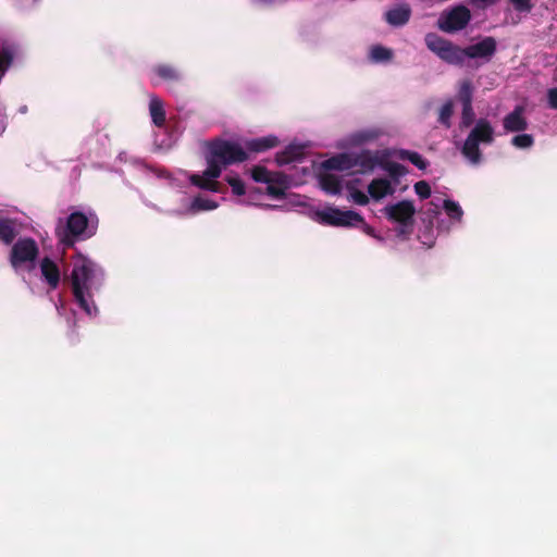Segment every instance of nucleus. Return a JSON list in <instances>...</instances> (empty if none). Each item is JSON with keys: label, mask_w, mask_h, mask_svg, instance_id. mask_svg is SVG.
<instances>
[{"label": "nucleus", "mask_w": 557, "mask_h": 557, "mask_svg": "<svg viewBox=\"0 0 557 557\" xmlns=\"http://www.w3.org/2000/svg\"><path fill=\"white\" fill-rule=\"evenodd\" d=\"M75 301L88 315L97 311L92 300V290L98 289L103 281V271L90 259L78 255L73 261L70 275Z\"/></svg>", "instance_id": "nucleus-1"}, {"label": "nucleus", "mask_w": 557, "mask_h": 557, "mask_svg": "<svg viewBox=\"0 0 557 557\" xmlns=\"http://www.w3.org/2000/svg\"><path fill=\"white\" fill-rule=\"evenodd\" d=\"M62 220L59 221V224ZM96 227L89 218L82 211L72 212L65 225L55 228V235L64 247H73L79 238H89L95 234Z\"/></svg>", "instance_id": "nucleus-2"}, {"label": "nucleus", "mask_w": 557, "mask_h": 557, "mask_svg": "<svg viewBox=\"0 0 557 557\" xmlns=\"http://www.w3.org/2000/svg\"><path fill=\"white\" fill-rule=\"evenodd\" d=\"M385 216L397 223L396 236L407 239L413 232L416 208L410 200H401L383 209Z\"/></svg>", "instance_id": "nucleus-3"}, {"label": "nucleus", "mask_w": 557, "mask_h": 557, "mask_svg": "<svg viewBox=\"0 0 557 557\" xmlns=\"http://www.w3.org/2000/svg\"><path fill=\"white\" fill-rule=\"evenodd\" d=\"M471 11L463 4L444 10L436 22L440 30L454 34L465 29L471 21Z\"/></svg>", "instance_id": "nucleus-4"}, {"label": "nucleus", "mask_w": 557, "mask_h": 557, "mask_svg": "<svg viewBox=\"0 0 557 557\" xmlns=\"http://www.w3.org/2000/svg\"><path fill=\"white\" fill-rule=\"evenodd\" d=\"M318 222L329 226L336 227H357L364 224L361 214L352 210H341L338 208L329 207L317 212Z\"/></svg>", "instance_id": "nucleus-5"}, {"label": "nucleus", "mask_w": 557, "mask_h": 557, "mask_svg": "<svg viewBox=\"0 0 557 557\" xmlns=\"http://www.w3.org/2000/svg\"><path fill=\"white\" fill-rule=\"evenodd\" d=\"M211 157L218 158L224 165L240 163L249 158L240 145L221 139L211 140Z\"/></svg>", "instance_id": "nucleus-6"}, {"label": "nucleus", "mask_w": 557, "mask_h": 557, "mask_svg": "<svg viewBox=\"0 0 557 557\" xmlns=\"http://www.w3.org/2000/svg\"><path fill=\"white\" fill-rule=\"evenodd\" d=\"M39 249L35 239L24 237L17 239L10 252V263L14 269L20 268L26 262H33L38 257Z\"/></svg>", "instance_id": "nucleus-7"}, {"label": "nucleus", "mask_w": 557, "mask_h": 557, "mask_svg": "<svg viewBox=\"0 0 557 557\" xmlns=\"http://www.w3.org/2000/svg\"><path fill=\"white\" fill-rule=\"evenodd\" d=\"M351 170L357 168L354 172L356 174H369L374 171L377 165H383L380 157V151L361 150L360 152H350Z\"/></svg>", "instance_id": "nucleus-8"}, {"label": "nucleus", "mask_w": 557, "mask_h": 557, "mask_svg": "<svg viewBox=\"0 0 557 557\" xmlns=\"http://www.w3.org/2000/svg\"><path fill=\"white\" fill-rule=\"evenodd\" d=\"M497 50V41L494 37H484L476 44L470 45L465 48L466 58L482 59L490 62Z\"/></svg>", "instance_id": "nucleus-9"}, {"label": "nucleus", "mask_w": 557, "mask_h": 557, "mask_svg": "<svg viewBox=\"0 0 557 557\" xmlns=\"http://www.w3.org/2000/svg\"><path fill=\"white\" fill-rule=\"evenodd\" d=\"M480 144H492L494 141V128L486 119H479L468 135Z\"/></svg>", "instance_id": "nucleus-10"}, {"label": "nucleus", "mask_w": 557, "mask_h": 557, "mask_svg": "<svg viewBox=\"0 0 557 557\" xmlns=\"http://www.w3.org/2000/svg\"><path fill=\"white\" fill-rule=\"evenodd\" d=\"M152 73L161 81L173 84L178 83L183 78L181 70L170 63H160L152 67Z\"/></svg>", "instance_id": "nucleus-11"}, {"label": "nucleus", "mask_w": 557, "mask_h": 557, "mask_svg": "<svg viewBox=\"0 0 557 557\" xmlns=\"http://www.w3.org/2000/svg\"><path fill=\"white\" fill-rule=\"evenodd\" d=\"M523 109L516 107L512 112L507 114L503 120V126L506 132L517 133L523 132L528 127V123L522 115Z\"/></svg>", "instance_id": "nucleus-12"}, {"label": "nucleus", "mask_w": 557, "mask_h": 557, "mask_svg": "<svg viewBox=\"0 0 557 557\" xmlns=\"http://www.w3.org/2000/svg\"><path fill=\"white\" fill-rule=\"evenodd\" d=\"M40 271L51 289H55L60 283V270L58 264L48 257L40 262Z\"/></svg>", "instance_id": "nucleus-13"}, {"label": "nucleus", "mask_w": 557, "mask_h": 557, "mask_svg": "<svg viewBox=\"0 0 557 557\" xmlns=\"http://www.w3.org/2000/svg\"><path fill=\"white\" fill-rule=\"evenodd\" d=\"M280 140L274 135L253 138L245 141V148L249 152L260 153L278 146Z\"/></svg>", "instance_id": "nucleus-14"}, {"label": "nucleus", "mask_w": 557, "mask_h": 557, "mask_svg": "<svg viewBox=\"0 0 557 557\" xmlns=\"http://www.w3.org/2000/svg\"><path fill=\"white\" fill-rule=\"evenodd\" d=\"M321 169L324 171H348L351 170L350 152H343L333 156L321 162Z\"/></svg>", "instance_id": "nucleus-15"}, {"label": "nucleus", "mask_w": 557, "mask_h": 557, "mask_svg": "<svg viewBox=\"0 0 557 557\" xmlns=\"http://www.w3.org/2000/svg\"><path fill=\"white\" fill-rule=\"evenodd\" d=\"M411 16V9L408 4H401L388 10L385 13V20L389 25L403 26L407 24Z\"/></svg>", "instance_id": "nucleus-16"}, {"label": "nucleus", "mask_w": 557, "mask_h": 557, "mask_svg": "<svg viewBox=\"0 0 557 557\" xmlns=\"http://www.w3.org/2000/svg\"><path fill=\"white\" fill-rule=\"evenodd\" d=\"M368 193L372 199L377 201L385 196L393 195L395 189L387 178H374L368 185Z\"/></svg>", "instance_id": "nucleus-17"}, {"label": "nucleus", "mask_w": 557, "mask_h": 557, "mask_svg": "<svg viewBox=\"0 0 557 557\" xmlns=\"http://www.w3.org/2000/svg\"><path fill=\"white\" fill-rule=\"evenodd\" d=\"M17 235L16 221L0 216V242L7 246L12 245Z\"/></svg>", "instance_id": "nucleus-18"}, {"label": "nucleus", "mask_w": 557, "mask_h": 557, "mask_svg": "<svg viewBox=\"0 0 557 557\" xmlns=\"http://www.w3.org/2000/svg\"><path fill=\"white\" fill-rule=\"evenodd\" d=\"M203 157L207 161V168L202 171V174H190L188 180L190 184L202 190H209V141L202 143Z\"/></svg>", "instance_id": "nucleus-19"}, {"label": "nucleus", "mask_w": 557, "mask_h": 557, "mask_svg": "<svg viewBox=\"0 0 557 557\" xmlns=\"http://www.w3.org/2000/svg\"><path fill=\"white\" fill-rule=\"evenodd\" d=\"M438 58L451 65H462L466 59L465 48L450 41Z\"/></svg>", "instance_id": "nucleus-20"}, {"label": "nucleus", "mask_w": 557, "mask_h": 557, "mask_svg": "<svg viewBox=\"0 0 557 557\" xmlns=\"http://www.w3.org/2000/svg\"><path fill=\"white\" fill-rule=\"evenodd\" d=\"M319 185L323 191L330 195H338L342 191V180L331 173H320L318 175Z\"/></svg>", "instance_id": "nucleus-21"}, {"label": "nucleus", "mask_w": 557, "mask_h": 557, "mask_svg": "<svg viewBox=\"0 0 557 557\" xmlns=\"http://www.w3.org/2000/svg\"><path fill=\"white\" fill-rule=\"evenodd\" d=\"M304 157V146L288 145L283 151L276 153V162L280 165L288 164L298 161Z\"/></svg>", "instance_id": "nucleus-22"}, {"label": "nucleus", "mask_w": 557, "mask_h": 557, "mask_svg": "<svg viewBox=\"0 0 557 557\" xmlns=\"http://www.w3.org/2000/svg\"><path fill=\"white\" fill-rule=\"evenodd\" d=\"M462 156L472 164H479L482 160V152L480 150V143L467 136L461 148Z\"/></svg>", "instance_id": "nucleus-23"}, {"label": "nucleus", "mask_w": 557, "mask_h": 557, "mask_svg": "<svg viewBox=\"0 0 557 557\" xmlns=\"http://www.w3.org/2000/svg\"><path fill=\"white\" fill-rule=\"evenodd\" d=\"M149 112L156 126L162 127L165 124V110L163 101L159 97L151 96L149 102Z\"/></svg>", "instance_id": "nucleus-24"}, {"label": "nucleus", "mask_w": 557, "mask_h": 557, "mask_svg": "<svg viewBox=\"0 0 557 557\" xmlns=\"http://www.w3.org/2000/svg\"><path fill=\"white\" fill-rule=\"evenodd\" d=\"M424 41L428 49L435 53L437 57L441 55V53L450 42V40L441 37L436 33H428L424 37Z\"/></svg>", "instance_id": "nucleus-25"}, {"label": "nucleus", "mask_w": 557, "mask_h": 557, "mask_svg": "<svg viewBox=\"0 0 557 557\" xmlns=\"http://www.w3.org/2000/svg\"><path fill=\"white\" fill-rule=\"evenodd\" d=\"M398 157L401 160H407L416 165L419 170H425L429 162L417 151L401 149L398 152Z\"/></svg>", "instance_id": "nucleus-26"}, {"label": "nucleus", "mask_w": 557, "mask_h": 557, "mask_svg": "<svg viewBox=\"0 0 557 557\" xmlns=\"http://www.w3.org/2000/svg\"><path fill=\"white\" fill-rule=\"evenodd\" d=\"M454 114V102L453 100H447L438 110L437 122L443 125L445 128L451 127V116Z\"/></svg>", "instance_id": "nucleus-27"}, {"label": "nucleus", "mask_w": 557, "mask_h": 557, "mask_svg": "<svg viewBox=\"0 0 557 557\" xmlns=\"http://www.w3.org/2000/svg\"><path fill=\"white\" fill-rule=\"evenodd\" d=\"M457 98L461 106H471L473 100V86L469 79L463 81L458 89Z\"/></svg>", "instance_id": "nucleus-28"}, {"label": "nucleus", "mask_w": 557, "mask_h": 557, "mask_svg": "<svg viewBox=\"0 0 557 557\" xmlns=\"http://www.w3.org/2000/svg\"><path fill=\"white\" fill-rule=\"evenodd\" d=\"M251 177L258 183H281L280 180H274L272 173L262 165H255L251 169Z\"/></svg>", "instance_id": "nucleus-29"}, {"label": "nucleus", "mask_w": 557, "mask_h": 557, "mask_svg": "<svg viewBox=\"0 0 557 557\" xmlns=\"http://www.w3.org/2000/svg\"><path fill=\"white\" fill-rule=\"evenodd\" d=\"M209 210V198H206L201 195H197L193 197L189 206L186 211L188 214H197L199 212Z\"/></svg>", "instance_id": "nucleus-30"}, {"label": "nucleus", "mask_w": 557, "mask_h": 557, "mask_svg": "<svg viewBox=\"0 0 557 557\" xmlns=\"http://www.w3.org/2000/svg\"><path fill=\"white\" fill-rule=\"evenodd\" d=\"M371 59L374 62H387L393 58V51L381 45H375L371 48Z\"/></svg>", "instance_id": "nucleus-31"}, {"label": "nucleus", "mask_w": 557, "mask_h": 557, "mask_svg": "<svg viewBox=\"0 0 557 557\" xmlns=\"http://www.w3.org/2000/svg\"><path fill=\"white\" fill-rule=\"evenodd\" d=\"M274 180H280L281 183H269L267 186V194L274 198H282L285 196V180L280 174H277Z\"/></svg>", "instance_id": "nucleus-32"}, {"label": "nucleus", "mask_w": 557, "mask_h": 557, "mask_svg": "<svg viewBox=\"0 0 557 557\" xmlns=\"http://www.w3.org/2000/svg\"><path fill=\"white\" fill-rule=\"evenodd\" d=\"M443 208L450 219L460 220L463 214L461 207L450 199L444 200Z\"/></svg>", "instance_id": "nucleus-33"}, {"label": "nucleus", "mask_w": 557, "mask_h": 557, "mask_svg": "<svg viewBox=\"0 0 557 557\" xmlns=\"http://www.w3.org/2000/svg\"><path fill=\"white\" fill-rule=\"evenodd\" d=\"M475 113L471 106H463L461 111L460 127L468 128L474 123Z\"/></svg>", "instance_id": "nucleus-34"}, {"label": "nucleus", "mask_w": 557, "mask_h": 557, "mask_svg": "<svg viewBox=\"0 0 557 557\" xmlns=\"http://www.w3.org/2000/svg\"><path fill=\"white\" fill-rule=\"evenodd\" d=\"M221 161L218 158L211 157V193L218 190V178L221 175Z\"/></svg>", "instance_id": "nucleus-35"}, {"label": "nucleus", "mask_w": 557, "mask_h": 557, "mask_svg": "<svg viewBox=\"0 0 557 557\" xmlns=\"http://www.w3.org/2000/svg\"><path fill=\"white\" fill-rule=\"evenodd\" d=\"M226 182L230 184V186L232 187V190L235 195H237V196L245 195V193H246L245 184L237 175L227 176Z\"/></svg>", "instance_id": "nucleus-36"}, {"label": "nucleus", "mask_w": 557, "mask_h": 557, "mask_svg": "<svg viewBox=\"0 0 557 557\" xmlns=\"http://www.w3.org/2000/svg\"><path fill=\"white\" fill-rule=\"evenodd\" d=\"M534 143L532 135L520 134L511 139V144L517 148H530Z\"/></svg>", "instance_id": "nucleus-37"}, {"label": "nucleus", "mask_w": 557, "mask_h": 557, "mask_svg": "<svg viewBox=\"0 0 557 557\" xmlns=\"http://www.w3.org/2000/svg\"><path fill=\"white\" fill-rule=\"evenodd\" d=\"M383 168L388 172L393 178H398L406 174L407 170L403 164L396 162H387Z\"/></svg>", "instance_id": "nucleus-38"}, {"label": "nucleus", "mask_w": 557, "mask_h": 557, "mask_svg": "<svg viewBox=\"0 0 557 557\" xmlns=\"http://www.w3.org/2000/svg\"><path fill=\"white\" fill-rule=\"evenodd\" d=\"M414 191L421 199H428L431 196V187L425 181L417 182L414 184Z\"/></svg>", "instance_id": "nucleus-39"}, {"label": "nucleus", "mask_w": 557, "mask_h": 557, "mask_svg": "<svg viewBox=\"0 0 557 557\" xmlns=\"http://www.w3.org/2000/svg\"><path fill=\"white\" fill-rule=\"evenodd\" d=\"M509 2L520 13H529L533 9L531 0H509Z\"/></svg>", "instance_id": "nucleus-40"}, {"label": "nucleus", "mask_w": 557, "mask_h": 557, "mask_svg": "<svg viewBox=\"0 0 557 557\" xmlns=\"http://www.w3.org/2000/svg\"><path fill=\"white\" fill-rule=\"evenodd\" d=\"M351 198L354 202H356L359 206H366L369 203V197L361 190L355 189L351 193Z\"/></svg>", "instance_id": "nucleus-41"}, {"label": "nucleus", "mask_w": 557, "mask_h": 557, "mask_svg": "<svg viewBox=\"0 0 557 557\" xmlns=\"http://www.w3.org/2000/svg\"><path fill=\"white\" fill-rule=\"evenodd\" d=\"M381 135V132L380 131H376V129H368V131H362L359 133L358 137L362 140V141H370V140H373V139H376L379 136Z\"/></svg>", "instance_id": "nucleus-42"}, {"label": "nucleus", "mask_w": 557, "mask_h": 557, "mask_svg": "<svg viewBox=\"0 0 557 557\" xmlns=\"http://www.w3.org/2000/svg\"><path fill=\"white\" fill-rule=\"evenodd\" d=\"M547 102L550 109L557 110V88L547 90Z\"/></svg>", "instance_id": "nucleus-43"}, {"label": "nucleus", "mask_w": 557, "mask_h": 557, "mask_svg": "<svg viewBox=\"0 0 557 557\" xmlns=\"http://www.w3.org/2000/svg\"><path fill=\"white\" fill-rule=\"evenodd\" d=\"M473 4L480 7V5H490L494 4L497 0H470Z\"/></svg>", "instance_id": "nucleus-44"}, {"label": "nucleus", "mask_w": 557, "mask_h": 557, "mask_svg": "<svg viewBox=\"0 0 557 557\" xmlns=\"http://www.w3.org/2000/svg\"><path fill=\"white\" fill-rule=\"evenodd\" d=\"M359 226H361L368 235L376 237L374 235V230L371 226H369L366 222L364 224H359Z\"/></svg>", "instance_id": "nucleus-45"}, {"label": "nucleus", "mask_w": 557, "mask_h": 557, "mask_svg": "<svg viewBox=\"0 0 557 557\" xmlns=\"http://www.w3.org/2000/svg\"><path fill=\"white\" fill-rule=\"evenodd\" d=\"M210 208H211V210H213L214 208H216V203H214L213 201H211Z\"/></svg>", "instance_id": "nucleus-46"}]
</instances>
